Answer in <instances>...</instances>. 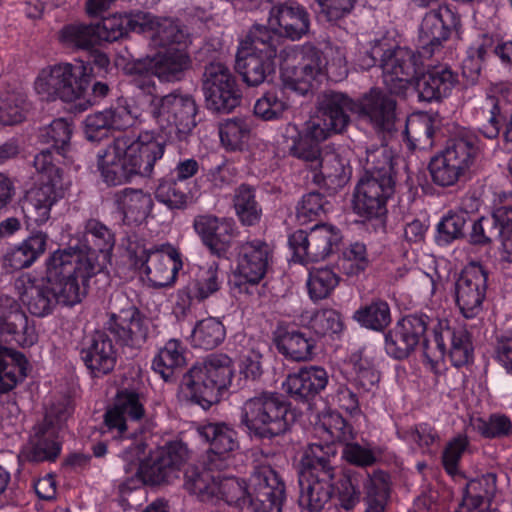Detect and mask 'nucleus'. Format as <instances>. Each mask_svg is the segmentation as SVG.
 I'll return each instance as SVG.
<instances>
[{
    "label": "nucleus",
    "instance_id": "nucleus-15",
    "mask_svg": "<svg viewBox=\"0 0 512 512\" xmlns=\"http://www.w3.org/2000/svg\"><path fill=\"white\" fill-rule=\"evenodd\" d=\"M433 322L432 317L424 313L403 317L385 334L386 353L397 360L408 358Z\"/></svg>",
    "mask_w": 512,
    "mask_h": 512
},
{
    "label": "nucleus",
    "instance_id": "nucleus-53",
    "mask_svg": "<svg viewBox=\"0 0 512 512\" xmlns=\"http://www.w3.org/2000/svg\"><path fill=\"white\" fill-rule=\"evenodd\" d=\"M226 329L222 322L214 317L202 319L192 330L191 342L194 347L211 350L218 347L225 339Z\"/></svg>",
    "mask_w": 512,
    "mask_h": 512
},
{
    "label": "nucleus",
    "instance_id": "nucleus-33",
    "mask_svg": "<svg viewBox=\"0 0 512 512\" xmlns=\"http://www.w3.org/2000/svg\"><path fill=\"white\" fill-rule=\"evenodd\" d=\"M146 29L150 31L151 43L155 47H183L187 50L191 42L187 28L172 18H157L148 14Z\"/></svg>",
    "mask_w": 512,
    "mask_h": 512
},
{
    "label": "nucleus",
    "instance_id": "nucleus-37",
    "mask_svg": "<svg viewBox=\"0 0 512 512\" xmlns=\"http://www.w3.org/2000/svg\"><path fill=\"white\" fill-rule=\"evenodd\" d=\"M21 301L28 311L37 317H44L50 314L57 304L74 306L76 303H67L54 289L53 285L43 281L40 285L30 284L21 293Z\"/></svg>",
    "mask_w": 512,
    "mask_h": 512
},
{
    "label": "nucleus",
    "instance_id": "nucleus-23",
    "mask_svg": "<svg viewBox=\"0 0 512 512\" xmlns=\"http://www.w3.org/2000/svg\"><path fill=\"white\" fill-rule=\"evenodd\" d=\"M459 83L458 73L446 64L429 68L416 81L418 100L426 103H440L451 96Z\"/></svg>",
    "mask_w": 512,
    "mask_h": 512
},
{
    "label": "nucleus",
    "instance_id": "nucleus-56",
    "mask_svg": "<svg viewBox=\"0 0 512 512\" xmlns=\"http://www.w3.org/2000/svg\"><path fill=\"white\" fill-rule=\"evenodd\" d=\"M443 336H446V341L450 342L449 357L455 367H462L472 360L473 345L467 330L463 328L451 329L448 320H446Z\"/></svg>",
    "mask_w": 512,
    "mask_h": 512
},
{
    "label": "nucleus",
    "instance_id": "nucleus-14",
    "mask_svg": "<svg viewBox=\"0 0 512 512\" xmlns=\"http://www.w3.org/2000/svg\"><path fill=\"white\" fill-rule=\"evenodd\" d=\"M191 67V58L183 47H171L157 52L152 57L128 62L132 73H152L162 82H176L183 78Z\"/></svg>",
    "mask_w": 512,
    "mask_h": 512
},
{
    "label": "nucleus",
    "instance_id": "nucleus-8",
    "mask_svg": "<svg viewBox=\"0 0 512 512\" xmlns=\"http://www.w3.org/2000/svg\"><path fill=\"white\" fill-rule=\"evenodd\" d=\"M127 253L136 266L144 267L149 282L155 288L174 284L183 263L180 253L170 245L147 248L136 235L127 237Z\"/></svg>",
    "mask_w": 512,
    "mask_h": 512
},
{
    "label": "nucleus",
    "instance_id": "nucleus-57",
    "mask_svg": "<svg viewBox=\"0 0 512 512\" xmlns=\"http://www.w3.org/2000/svg\"><path fill=\"white\" fill-rule=\"evenodd\" d=\"M154 194L169 209H185L192 198L186 185L174 178L161 179Z\"/></svg>",
    "mask_w": 512,
    "mask_h": 512
},
{
    "label": "nucleus",
    "instance_id": "nucleus-51",
    "mask_svg": "<svg viewBox=\"0 0 512 512\" xmlns=\"http://www.w3.org/2000/svg\"><path fill=\"white\" fill-rule=\"evenodd\" d=\"M217 501L224 500L227 504L240 509L247 508L252 512L250 482L236 477L220 475L218 480Z\"/></svg>",
    "mask_w": 512,
    "mask_h": 512
},
{
    "label": "nucleus",
    "instance_id": "nucleus-60",
    "mask_svg": "<svg viewBox=\"0 0 512 512\" xmlns=\"http://www.w3.org/2000/svg\"><path fill=\"white\" fill-rule=\"evenodd\" d=\"M250 130V123L246 118L227 119L219 126L221 143L229 150H240L248 140Z\"/></svg>",
    "mask_w": 512,
    "mask_h": 512
},
{
    "label": "nucleus",
    "instance_id": "nucleus-3",
    "mask_svg": "<svg viewBox=\"0 0 512 512\" xmlns=\"http://www.w3.org/2000/svg\"><path fill=\"white\" fill-rule=\"evenodd\" d=\"M232 376L231 358L226 354H210L183 374L180 389L188 400L206 410L219 401Z\"/></svg>",
    "mask_w": 512,
    "mask_h": 512
},
{
    "label": "nucleus",
    "instance_id": "nucleus-22",
    "mask_svg": "<svg viewBox=\"0 0 512 512\" xmlns=\"http://www.w3.org/2000/svg\"><path fill=\"white\" fill-rule=\"evenodd\" d=\"M269 25L267 28L279 39L283 36L295 41L309 33L311 19L305 7L296 2H286L271 8Z\"/></svg>",
    "mask_w": 512,
    "mask_h": 512
},
{
    "label": "nucleus",
    "instance_id": "nucleus-36",
    "mask_svg": "<svg viewBox=\"0 0 512 512\" xmlns=\"http://www.w3.org/2000/svg\"><path fill=\"white\" fill-rule=\"evenodd\" d=\"M187 347L176 338L169 339L152 360V369L166 382L175 380L176 374L187 364Z\"/></svg>",
    "mask_w": 512,
    "mask_h": 512
},
{
    "label": "nucleus",
    "instance_id": "nucleus-39",
    "mask_svg": "<svg viewBox=\"0 0 512 512\" xmlns=\"http://www.w3.org/2000/svg\"><path fill=\"white\" fill-rule=\"evenodd\" d=\"M275 344L282 355L294 361L310 360L315 347L314 340L304 332L287 327L277 329Z\"/></svg>",
    "mask_w": 512,
    "mask_h": 512
},
{
    "label": "nucleus",
    "instance_id": "nucleus-38",
    "mask_svg": "<svg viewBox=\"0 0 512 512\" xmlns=\"http://www.w3.org/2000/svg\"><path fill=\"white\" fill-rule=\"evenodd\" d=\"M148 13L137 14H115L104 18L101 23L96 24L101 36V42H114L126 36L129 32L146 31Z\"/></svg>",
    "mask_w": 512,
    "mask_h": 512
},
{
    "label": "nucleus",
    "instance_id": "nucleus-35",
    "mask_svg": "<svg viewBox=\"0 0 512 512\" xmlns=\"http://www.w3.org/2000/svg\"><path fill=\"white\" fill-rule=\"evenodd\" d=\"M61 446L56 432L49 427L38 426L29 442L18 455L19 461L43 462L54 461L60 454Z\"/></svg>",
    "mask_w": 512,
    "mask_h": 512
},
{
    "label": "nucleus",
    "instance_id": "nucleus-49",
    "mask_svg": "<svg viewBox=\"0 0 512 512\" xmlns=\"http://www.w3.org/2000/svg\"><path fill=\"white\" fill-rule=\"evenodd\" d=\"M441 153L467 176L475 164L479 148L475 138L466 135L449 139Z\"/></svg>",
    "mask_w": 512,
    "mask_h": 512
},
{
    "label": "nucleus",
    "instance_id": "nucleus-7",
    "mask_svg": "<svg viewBox=\"0 0 512 512\" xmlns=\"http://www.w3.org/2000/svg\"><path fill=\"white\" fill-rule=\"evenodd\" d=\"M150 114L168 143L186 141L197 125V105L190 95L170 93L153 97Z\"/></svg>",
    "mask_w": 512,
    "mask_h": 512
},
{
    "label": "nucleus",
    "instance_id": "nucleus-12",
    "mask_svg": "<svg viewBox=\"0 0 512 512\" xmlns=\"http://www.w3.org/2000/svg\"><path fill=\"white\" fill-rule=\"evenodd\" d=\"M356 101L343 92L327 90L317 99V117L309 120L312 132L321 138L330 137L346 130L350 124V114H356Z\"/></svg>",
    "mask_w": 512,
    "mask_h": 512
},
{
    "label": "nucleus",
    "instance_id": "nucleus-59",
    "mask_svg": "<svg viewBox=\"0 0 512 512\" xmlns=\"http://www.w3.org/2000/svg\"><path fill=\"white\" fill-rule=\"evenodd\" d=\"M71 135V124L64 118H58L39 130L38 140L61 154L69 146Z\"/></svg>",
    "mask_w": 512,
    "mask_h": 512
},
{
    "label": "nucleus",
    "instance_id": "nucleus-47",
    "mask_svg": "<svg viewBox=\"0 0 512 512\" xmlns=\"http://www.w3.org/2000/svg\"><path fill=\"white\" fill-rule=\"evenodd\" d=\"M114 232L96 218L88 219L84 224L82 234V247L86 249L84 254H92L97 260L96 253L110 254L115 246Z\"/></svg>",
    "mask_w": 512,
    "mask_h": 512
},
{
    "label": "nucleus",
    "instance_id": "nucleus-41",
    "mask_svg": "<svg viewBox=\"0 0 512 512\" xmlns=\"http://www.w3.org/2000/svg\"><path fill=\"white\" fill-rule=\"evenodd\" d=\"M58 194L53 185L45 184L30 191L22 209L28 225H42L50 218L51 207L57 202Z\"/></svg>",
    "mask_w": 512,
    "mask_h": 512
},
{
    "label": "nucleus",
    "instance_id": "nucleus-58",
    "mask_svg": "<svg viewBox=\"0 0 512 512\" xmlns=\"http://www.w3.org/2000/svg\"><path fill=\"white\" fill-rule=\"evenodd\" d=\"M60 39L64 44L78 49H90L101 43L96 24L66 25L60 32Z\"/></svg>",
    "mask_w": 512,
    "mask_h": 512
},
{
    "label": "nucleus",
    "instance_id": "nucleus-55",
    "mask_svg": "<svg viewBox=\"0 0 512 512\" xmlns=\"http://www.w3.org/2000/svg\"><path fill=\"white\" fill-rule=\"evenodd\" d=\"M353 319L367 329L382 331L391 322L389 305L381 299L373 300L371 303L357 309L354 312Z\"/></svg>",
    "mask_w": 512,
    "mask_h": 512
},
{
    "label": "nucleus",
    "instance_id": "nucleus-20",
    "mask_svg": "<svg viewBox=\"0 0 512 512\" xmlns=\"http://www.w3.org/2000/svg\"><path fill=\"white\" fill-rule=\"evenodd\" d=\"M145 416L140 395L134 391L123 390L117 393L114 405L104 414V423L108 430L116 431L115 437L129 439L136 435L138 424Z\"/></svg>",
    "mask_w": 512,
    "mask_h": 512
},
{
    "label": "nucleus",
    "instance_id": "nucleus-45",
    "mask_svg": "<svg viewBox=\"0 0 512 512\" xmlns=\"http://www.w3.org/2000/svg\"><path fill=\"white\" fill-rule=\"evenodd\" d=\"M28 362L17 351L0 345V393L12 390L27 374Z\"/></svg>",
    "mask_w": 512,
    "mask_h": 512
},
{
    "label": "nucleus",
    "instance_id": "nucleus-6",
    "mask_svg": "<svg viewBox=\"0 0 512 512\" xmlns=\"http://www.w3.org/2000/svg\"><path fill=\"white\" fill-rule=\"evenodd\" d=\"M288 404L280 395L262 392L247 399L241 407L240 423L259 439H272L288 430Z\"/></svg>",
    "mask_w": 512,
    "mask_h": 512
},
{
    "label": "nucleus",
    "instance_id": "nucleus-64",
    "mask_svg": "<svg viewBox=\"0 0 512 512\" xmlns=\"http://www.w3.org/2000/svg\"><path fill=\"white\" fill-rule=\"evenodd\" d=\"M362 474L353 469H347L335 484L337 498L340 506L349 511L352 510L360 501V479Z\"/></svg>",
    "mask_w": 512,
    "mask_h": 512
},
{
    "label": "nucleus",
    "instance_id": "nucleus-42",
    "mask_svg": "<svg viewBox=\"0 0 512 512\" xmlns=\"http://www.w3.org/2000/svg\"><path fill=\"white\" fill-rule=\"evenodd\" d=\"M129 114L124 109H105L90 114L85 119V134L88 140L97 141L110 130H121L129 124Z\"/></svg>",
    "mask_w": 512,
    "mask_h": 512
},
{
    "label": "nucleus",
    "instance_id": "nucleus-31",
    "mask_svg": "<svg viewBox=\"0 0 512 512\" xmlns=\"http://www.w3.org/2000/svg\"><path fill=\"white\" fill-rule=\"evenodd\" d=\"M315 170L312 181L325 188L329 194L343 188L350 178V167L347 161L335 150H324Z\"/></svg>",
    "mask_w": 512,
    "mask_h": 512
},
{
    "label": "nucleus",
    "instance_id": "nucleus-48",
    "mask_svg": "<svg viewBox=\"0 0 512 512\" xmlns=\"http://www.w3.org/2000/svg\"><path fill=\"white\" fill-rule=\"evenodd\" d=\"M199 435L209 443V451L233 453L239 448L237 432L223 422H211L197 428Z\"/></svg>",
    "mask_w": 512,
    "mask_h": 512
},
{
    "label": "nucleus",
    "instance_id": "nucleus-30",
    "mask_svg": "<svg viewBox=\"0 0 512 512\" xmlns=\"http://www.w3.org/2000/svg\"><path fill=\"white\" fill-rule=\"evenodd\" d=\"M286 134L291 143L288 146V152L291 156L303 161L306 165L317 170L320 158L323 155L320 143L328 138L324 135L322 138L312 132V124L305 123L304 131H299L295 124L289 123L286 127Z\"/></svg>",
    "mask_w": 512,
    "mask_h": 512
},
{
    "label": "nucleus",
    "instance_id": "nucleus-62",
    "mask_svg": "<svg viewBox=\"0 0 512 512\" xmlns=\"http://www.w3.org/2000/svg\"><path fill=\"white\" fill-rule=\"evenodd\" d=\"M432 182L440 187L456 185L466 175L441 152L431 158L428 165Z\"/></svg>",
    "mask_w": 512,
    "mask_h": 512
},
{
    "label": "nucleus",
    "instance_id": "nucleus-52",
    "mask_svg": "<svg viewBox=\"0 0 512 512\" xmlns=\"http://www.w3.org/2000/svg\"><path fill=\"white\" fill-rule=\"evenodd\" d=\"M1 335H10L12 340L21 346H32L37 341V333L33 324H29L28 317L21 310L13 309L3 325H0Z\"/></svg>",
    "mask_w": 512,
    "mask_h": 512
},
{
    "label": "nucleus",
    "instance_id": "nucleus-50",
    "mask_svg": "<svg viewBox=\"0 0 512 512\" xmlns=\"http://www.w3.org/2000/svg\"><path fill=\"white\" fill-rule=\"evenodd\" d=\"M392 160V151L385 145L367 148L364 165L365 173L362 178L373 177L380 182L384 179L395 182Z\"/></svg>",
    "mask_w": 512,
    "mask_h": 512
},
{
    "label": "nucleus",
    "instance_id": "nucleus-27",
    "mask_svg": "<svg viewBox=\"0 0 512 512\" xmlns=\"http://www.w3.org/2000/svg\"><path fill=\"white\" fill-rule=\"evenodd\" d=\"M335 474L298 472L299 505L309 512H319L330 501L334 492Z\"/></svg>",
    "mask_w": 512,
    "mask_h": 512
},
{
    "label": "nucleus",
    "instance_id": "nucleus-1",
    "mask_svg": "<svg viewBox=\"0 0 512 512\" xmlns=\"http://www.w3.org/2000/svg\"><path fill=\"white\" fill-rule=\"evenodd\" d=\"M166 140L153 131H141L137 136L116 137L97 155V168L109 186L129 182L135 175L148 177L155 163L164 155Z\"/></svg>",
    "mask_w": 512,
    "mask_h": 512
},
{
    "label": "nucleus",
    "instance_id": "nucleus-28",
    "mask_svg": "<svg viewBox=\"0 0 512 512\" xmlns=\"http://www.w3.org/2000/svg\"><path fill=\"white\" fill-rule=\"evenodd\" d=\"M326 57L314 46H304L301 60L289 77V87L302 95L313 89V82L320 81L325 76Z\"/></svg>",
    "mask_w": 512,
    "mask_h": 512
},
{
    "label": "nucleus",
    "instance_id": "nucleus-21",
    "mask_svg": "<svg viewBox=\"0 0 512 512\" xmlns=\"http://www.w3.org/2000/svg\"><path fill=\"white\" fill-rule=\"evenodd\" d=\"M395 182L361 178L354 192V210L367 219L381 218L387 213L386 202L394 193Z\"/></svg>",
    "mask_w": 512,
    "mask_h": 512
},
{
    "label": "nucleus",
    "instance_id": "nucleus-16",
    "mask_svg": "<svg viewBox=\"0 0 512 512\" xmlns=\"http://www.w3.org/2000/svg\"><path fill=\"white\" fill-rule=\"evenodd\" d=\"M512 110V91L493 89L476 108L475 119L478 132L494 140L503 136Z\"/></svg>",
    "mask_w": 512,
    "mask_h": 512
},
{
    "label": "nucleus",
    "instance_id": "nucleus-10",
    "mask_svg": "<svg viewBox=\"0 0 512 512\" xmlns=\"http://www.w3.org/2000/svg\"><path fill=\"white\" fill-rule=\"evenodd\" d=\"M202 89L207 108L215 112L229 113L242 99L236 77L222 62H210L205 66Z\"/></svg>",
    "mask_w": 512,
    "mask_h": 512
},
{
    "label": "nucleus",
    "instance_id": "nucleus-13",
    "mask_svg": "<svg viewBox=\"0 0 512 512\" xmlns=\"http://www.w3.org/2000/svg\"><path fill=\"white\" fill-rule=\"evenodd\" d=\"M342 240L340 230L329 224H317L309 231L297 230L289 236V246L300 263L319 262L333 253Z\"/></svg>",
    "mask_w": 512,
    "mask_h": 512
},
{
    "label": "nucleus",
    "instance_id": "nucleus-61",
    "mask_svg": "<svg viewBox=\"0 0 512 512\" xmlns=\"http://www.w3.org/2000/svg\"><path fill=\"white\" fill-rule=\"evenodd\" d=\"M468 219L469 214L466 211H449L437 225L436 242L439 245H448L463 238Z\"/></svg>",
    "mask_w": 512,
    "mask_h": 512
},
{
    "label": "nucleus",
    "instance_id": "nucleus-4",
    "mask_svg": "<svg viewBox=\"0 0 512 512\" xmlns=\"http://www.w3.org/2000/svg\"><path fill=\"white\" fill-rule=\"evenodd\" d=\"M279 38L266 26L254 25L236 54L235 68L249 86H259L275 72Z\"/></svg>",
    "mask_w": 512,
    "mask_h": 512
},
{
    "label": "nucleus",
    "instance_id": "nucleus-18",
    "mask_svg": "<svg viewBox=\"0 0 512 512\" xmlns=\"http://www.w3.org/2000/svg\"><path fill=\"white\" fill-rule=\"evenodd\" d=\"M252 512H282L285 484L271 466L261 465L250 476Z\"/></svg>",
    "mask_w": 512,
    "mask_h": 512
},
{
    "label": "nucleus",
    "instance_id": "nucleus-40",
    "mask_svg": "<svg viewBox=\"0 0 512 512\" xmlns=\"http://www.w3.org/2000/svg\"><path fill=\"white\" fill-rule=\"evenodd\" d=\"M496 489V478L492 474L469 481L462 502L455 512H486L488 503Z\"/></svg>",
    "mask_w": 512,
    "mask_h": 512
},
{
    "label": "nucleus",
    "instance_id": "nucleus-19",
    "mask_svg": "<svg viewBox=\"0 0 512 512\" xmlns=\"http://www.w3.org/2000/svg\"><path fill=\"white\" fill-rule=\"evenodd\" d=\"M193 228L203 245L212 255L228 258L239 229L232 218L217 217L213 214L197 215Z\"/></svg>",
    "mask_w": 512,
    "mask_h": 512
},
{
    "label": "nucleus",
    "instance_id": "nucleus-25",
    "mask_svg": "<svg viewBox=\"0 0 512 512\" xmlns=\"http://www.w3.org/2000/svg\"><path fill=\"white\" fill-rule=\"evenodd\" d=\"M356 114L375 129L391 131L396 119V101L380 89L372 88L356 101Z\"/></svg>",
    "mask_w": 512,
    "mask_h": 512
},
{
    "label": "nucleus",
    "instance_id": "nucleus-54",
    "mask_svg": "<svg viewBox=\"0 0 512 512\" xmlns=\"http://www.w3.org/2000/svg\"><path fill=\"white\" fill-rule=\"evenodd\" d=\"M335 456L336 450L333 446L311 444L304 452L299 472L335 474V467L331 463V459Z\"/></svg>",
    "mask_w": 512,
    "mask_h": 512
},
{
    "label": "nucleus",
    "instance_id": "nucleus-11",
    "mask_svg": "<svg viewBox=\"0 0 512 512\" xmlns=\"http://www.w3.org/2000/svg\"><path fill=\"white\" fill-rule=\"evenodd\" d=\"M422 58L424 57L420 51L416 53L406 47H396L383 52L380 64L382 78L391 94L404 96L412 85L416 86Z\"/></svg>",
    "mask_w": 512,
    "mask_h": 512
},
{
    "label": "nucleus",
    "instance_id": "nucleus-29",
    "mask_svg": "<svg viewBox=\"0 0 512 512\" xmlns=\"http://www.w3.org/2000/svg\"><path fill=\"white\" fill-rule=\"evenodd\" d=\"M272 249L263 240L244 242L239 249L238 271L247 282L257 284L265 276Z\"/></svg>",
    "mask_w": 512,
    "mask_h": 512
},
{
    "label": "nucleus",
    "instance_id": "nucleus-26",
    "mask_svg": "<svg viewBox=\"0 0 512 512\" xmlns=\"http://www.w3.org/2000/svg\"><path fill=\"white\" fill-rule=\"evenodd\" d=\"M328 379L327 371L323 367L309 366L289 374L283 388L294 401L310 407L311 401L327 386Z\"/></svg>",
    "mask_w": 512,
    "mask_h": 512
},
{
    "label": "nucleus",
    "instance_id": "nucleus-46",
    "mask_svg": "<svg viewBox=\"0 0 512 512\" xmlns=\"http://www.w3.org/2000/svg\"><path fill=\"white\" fill-rule=\"evenodd\" d=\"M233 207L243 226L252 227L260 223L263 209L257 199L255 187L248 184L239 185L234 192Z\"/></svg>",
    "mask_w": 512,
    "mask_h": 512
},
{
    "label": "nucleus",
    "instance_id": "nucleus-43",
    "mask_svg": "<svg viewBox=\"0 0 512 512\" xmlns=\"http://www.w3.org/2000/svg\"><path fill=\"white\" fill-rule=\"evenodd\" d=\"M220 288L217 266L199 268L192 279L183 289L178 291V298L184 305L192 300L202 301L216 293Z\"/></svg>",
    "mask_w": 512,
    "mask_h": 512
},
{
    "label": "nucleus",
    "instance_id": "nucleus-2",
    "mask_svg": "<svg viewBox=\"0 0 512 512\" xmlns=\"http://www.w3.org/2000/svg\"><path fill=\"white\" fill-rule=\"evenodd\" d=\"M43 281L53 285L67 303H80L86 294L91 277L100 271V265L92 254L72 248L58 249L45 262Z\"/></svg>",
    "mask_w": 512,
    "mask_h": 512
},
{
    "label": "nucleus",
    "instance_id": "nucleus-32",
    "mask_svg": "<svg viewBox=\"0 0 512 512\" xmlns=\"http://www.w3.org/2000/svg\"><path fill=\"white\" fill-rule=\"evenodd\" d=\"M452 17L448 8L433 10L425 15L420 27V52L423 57H432L440 50L442 43L449 38L451 30L446 24V19Z\"/></svg>",
    "mask_w": 512,
    "mask_h": 512
},
{
    "label": "nucleus",
    "instance_id": "nucleus-63",
    "mask_svg": "<svg viewBox=\"0 0 512 512\" xmlns=\"http://www.w3.org/2000/svg\"><path fill=\"white\" fill-rule=\"evenodd\" d=\"M339 276L329 267L310 270L307 280L309 296L318 301L327 298L339 284Z\"/></svg>",
    "mask_w": 512,
    "mask_h": 512
},
{
    "label": "nucleus",
    "instance_id": "nucleus-24",
    "mask_svg": "<svg viewBox=\"0 0 512 512\" xmlns=\"http://www.w3.org/2000/svg\"><path fill=\"white\" fill-rule=\"evenodd\" d=\"M80 356L94 376L111 372L116 364L117 351L104 331H95L83 340Z\"/></svg>",
    "mask_w": 512,
    "mask_h": 512
},
{
    "label": "nucleus",
    "instance_id": "nucleus-9",
    "mask_svg": "<svg viewBox=\"0 0 512 512\" xmlns=\"http://www.w3.org/2000/svg\"><path fill=\"white\" fill-rule=\"evenodd\" d=\"M106 328L123 346L139 349L149 334L145 316L123 292H115L109 300Z\"/></svg>",
    "mask_w": 512,
    "mask_h": 512
},
{
    "label": "nucleus",
    "instance_id": "nucleus-5",
    "mask_svg": "<svg viewBox=\"0 0 512 512\" xmlns=\"http://www.w3.org/2000/svg\"><path fill=\"white\" fill-rule=\"evenodd\" d=\"M139 453V445L125 448L123 458L128 464L124 469L127 473L135 471L143 484L154 486L168 483L177 477L181 465L187 459L188 449L181 441H171L140 463Z\"/></svg>",
    "mask_w": 512,
    "mask_h": 512
},
{
    "label": "nucleus",
    "instance_id": "nucleus-44",
    "mask_svg": "<svg viewBox=\"0 0 512 512\" xmlns=\"http://www.w3.org/2000/svg\"><path fill=\"white\" fill-rule=\"evenodd\" d=\"M219 476L209 470L190 466L184 474V488L201 502H216Z\"/></svg>",
    "mask_w": 512,
    "mask_h": 512
},
{
    "label": "nucleus",
    "instance_id": "nucleus-34",
    "mask_svg": "<svg viewBox=\"0 0 512 512\" xmlns=\"http://www.w3.org/2000/svg\"><path fill=\"white\" fill-rule=\"evenodd\" d=\"M114 201L127 225L141 224L151 213L153 199L141 189L125 188L115 193Z\"/></svg>",
    "mask_w": 512,
    "mask_h": 512
},
{
    "label": "nucleus",
    "instance_id": "nucleus-17",
    "mask_svg": "<svg viewBox=\"0 0 512 512\" xmlns=\"http://www.w3.org/2000/svg\"><path fill=\"white\" fill-rule=\"evenodd\" d=\"M488 273L480 264L466 267L454 284L455 303L466 319L476 318L486 296Z\"/></svg>",
    "mask_w": 512,
    "mask_h": 512
}]
</instances>
